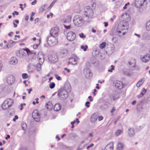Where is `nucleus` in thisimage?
Returning <instances> with one entry per match:
<instances>
[{"label":"nucleus","instance_id":"nucleus-1","mask_svg":"<svg viewBox=\"0 0 150 150\" xmlns=\"http://www.w3.org/2000/svg\"><path fill=\"white\" fill-rule=\"evenodd\" d=\"M75 25L77 27H81L84 23L85 21L83 17L79 15L75 16L73 18Z\"/></svg>","mask_w":150,"mask_h":150},{"label":"nucleus","instance_id":"nucleus-2","mask_svg":"<svg viewBox=\"0 0 150 150\" xmlns=\"http://www.w3.org/2000/svg\"><path fill=\"white\" fill-rule=\"evenodd\" d=\"M128 27L124 25H119L117 28L116 33L120 36H121L127 32Z\"/></svg>","mask_w":150,"mask_h":150},{"label":"nucleus","instance_id":"nucleus-3","mask_svg":"<svg viewBox=\"0 0 150 150\" xmlns=\"http://www.w3.org/2000/svg\"><path fill=\"white\" fill-rule=\"evenodd\" d=\"M57 95L60 100H64L68 97V92L65 89L61 88L59 91Z\"/></svg>","mask_w":150,"mask_h":150},{"label":"nucleus","instance_id":"nucleus-4","mask_svg":"<svg viewBox=\"0 0 150 150\" xmlns=\"http://www.w3.org/2000/svg\"><path fill=\"white\" fill-rule=\"evenodd\" d=\"M47 42L50 46H54L56 45L58 43L57 37L50 35L47 37Z\"/></svg>","mask_w":150,"mask_h":150},{"label":"nucleus","instance_id":"nucleus-5","mask_svg":"<svg viewBox=\"0 0 150 150\" xmlns=\"http://www.w3.org/2000/svg\"><path fill=\"white\" fill-rule=\"evenodd\" d=\"M84 14L88 18H91L93 16V10L89 6H86L84 9Z\"/></svg>","mask_w":150,"mask_h":150},{"label":"nucleus","instance_id":"nucleus-6","mask_svg":"<svg viewBox=\"0 0 150 150\" xmlns=\"http://www.w3.org/2000/svg\"><path fill=\"white\" fill-rule=\"evenodd\" d=\"M13 103V100L11 99H7L3 103L2 108L4 110L8 109Z\"/></svg>","mask_w":150,"mask_h":150},{"label":"nucleus","instance_id":"nucleus-7","mask_svg":"<svg viewBox=\"0 0 150 150\" xmlns=\"http://www.w3.org/2000/svg\"><path fill=\"white\" fill-rule=\"evenodd\" d=\"M59 33V30L57 27L52 28L50 30V35L57 37Z\"/></svg>","mask_w":150,"mask_h":150},{"label":"nucleus","instance_id":"nucleus-8","mask_svg":"<svg viewBox=\"0 0 150 150\" xmlns=\"http://www.w3.org/2000/svg\"><path fill=\"white\" fill-rule=\"evenodd\" d=\"M75 33L72 31L69 32L67 34V39L69 41H73L75 39Z\"/></svg>","mask_w":150,"mask_h":150},{"label":"nucleus","instance_id":"nucleus-9","mask_svg":"<svg viewBox=\"0 0 150 150\" xmlns=\"http://www.w3.org/2000/svg\"><path fill=\"white\" fill-rule=\"evenodd\" d=\"M83 74L86 78L90 79L92 77V73L89 69H85L83 70Z\"/></svg>","mask_w":150,"mask_h":150},{"label":"nucleus","instance_id":"nucleus-10","mask_svg":"<svg viewBox=\"0 0 150 150\" xmlns=\"http://www.w3.org/2000/svg\"><path fill=\"white\" fill-rule=\"evenodd\" d=\"M32 117L35 121L38 122L40 120V115L37 110H35L32 113Z\"/></svg>","mask_w":150,"mask_h":150},{"label":"nucleus","instance_id":"nucleus-11","mask_svg":"<svg viewBox=\"0 0 150 150\" xmlns=\"http://www.w3.org/2000/svg\"><path fill=\"white\" fill-rule=\"evenodd\" d=\"M113 85L117 88L121 89L123 87V84L122 82L119 81H114L113 82Z\"/></svg>","mask_w":150,"mask_h":150},{"label":"nucleus","instance_id":"nucleus-12","mask_svg":"<svg viewBox=\"0 0 150 150\" xmlns=\"http://www.w3.org/2000/svg\"><path fill=\"white\" fill-rule=\"evenodd\" d=\"M77 57L76 56H73L69 59V62L68 63V64H71L75 65L76 64L77 62Z\"/></svg>","mask_w":150,"mask_h":150},{"label":"nucleus","instance_id":"nucleus-13","mask_svg":"<svg viewBox=\"0 0 150 150\" xmlns=\"http://www.w3.org/2000/svg\"><path fill=\"white\" fill-rule=\"evenodd\" d=\"M38 59L39 63L42 64L44 61V56L42 52H39L38 56Z\"/></svg>","mask_w":150,"mask_h":150},{"label":"nucleus","instance_id":"nucleus-14","mask_svg":"<svg viewBox=\"0 0 150 150\" xmlns=\"http://www.w3.org/2000/svg\"><path fill=\"white\" fill-rule=\"evenodd\" d=\"M145 0H135V5L137 8H140L144 5V2Z\"/></svg>","mask_w":150,"mask_h":150},{"label":"nucleus","instance_id":"nucleus-15","mask_svg":"<svg viewBox=\"0 0 150 150\" xmlns=\"http://www.w3.org/2000/svg\"><path fill=\"white\" fill-rule=\"evenodd\" d=\"M15 80L14 77L12 75H10L8 77L6 81L9 84L11 85L14 83Z\"/></svg>","mask_w":150,"mask_h":150},{"label":"nucleus","instance_id":"nucleus-16","mask_svg":"<svg viewBox=\"0 0 150 150\" xmlns=\"http://www.w3.org/2000/svg\"><path fill=\"white\" fill-rule=\"evenodd\" d=\"M49 60L52 62H55L58 60V57L55 54H53L50 56L49 57Z\"/></svg>","mask_w":150,"mask_h":150},{"label":"nucleus","instance_id":"nucleus-17","mask_svg":"<svg viewBox=\"0 0 150 150\" xmlns=\"http://www.w3.org/2000/svg\"><path fill=\"white\" fill-rule=\"evenodd\" d=\"M25 54V53L24 50L22 49L17 51L16 52V55L17 56L20 58L22 57Z\"/></svg>","mask_w":150,"mask_h":150},{"label":"nucleus","instance_id":"nucleus-18","mask_svg":"<svg viewBox=\"0 0 150 150\" xmlns=\"http://www.w3.org/2000/svg\"><path fill=\"white\" fill-rule=\"evenodd\" d=\"M98 115L97 113H95L93 114L91 117V121L92 123L95 122L97 120Z\"/></svg>","mask_w":150,"mask_h":150},{"label":"nucleus","instance_id":"nucleus-19","mask_svg":"<svg viewBox=\"0 0 150 150\" xmlns=\"http://www.w3.org/2000/svg\"><path fill=\"white\" fill-rule=\"evenodd\" d=\"M150 60V56L149 54H147L146 55L141 58V60L143 62L146 63Z\"/></svg>","mask_w":150,"mask_h":150},{"label":"nucleus","instance_id":"nucleus-20","mask_svg":"<svg viewBox=\"0 0 150 150\" xmlns=\"http://www.w3.org/2000/svg\"><path fill=\"white\" fill-rule=\"evenodd\" d=\"M114 143L111 142L105 146L104 150H113Z\"/></svg>","mask_w":150,"mask_h":150},{"label":"nucleus","instance_id":"nucleus-21","mask_svg":"<svg viewBox=\"0 0 150 150\" xmlns=\"http://www.w3.org/2000/svg\"><path fill=\"white\" fill-rule=\"evenodd\" d=\"M18 62V60L16 57H12L11 58L9 62L10 64L15 65Z\"/></svg>","mask_w":150,"mask_h":150},{"label":"nucleus","instance_id":"nucleus-22","mask_svg":"<svg viewBox=\"0 0 150 150\" xmlns=\"http://www.w3.org/2000/svg\"><path fill=\"white\" fill-rule=\"evenodd\" d=\"M128 133L129 137L134 136L135 134L134 129L132 128H129L128 130Z\"/></svg>","mask_w":150,"mask_h":150},{"label":"nucleus","instance_id":"nucleus-23","mask_svg":"<svg viewBox=\"0 0 150 150\" xmlns=\"http://www.w3.org/2000/svg\"><path fill=\"white\" fill-rule=\"evenodd\" d=\"M16 43V42L13 41L12 40H10L8 41V45L6 44V45L4 46V48H9L8 45H9L10 47H11V46H13Z\"/></svg>","mask_w":150,"mask_h":150},{"label":"nucleus","instance_id":"nucleus-24","mask_svg":"<svg viewBox=\"0 0 150 150\" xmlns=\"http://www.w3.org/2000/svg\"><path fill=\"white\" fill-rule=\"evenodd\" d=\"M122 18L125 19V21L126 22H128L130 20V17L129 15L126 13H124L122 15Z\"/></svg>","mask_w":150,"mask_h":150},{"label":"nucleus","instance_id":"nucleus-25","mask_svg":"<svg viewBox=\"0 0 150 150\" xmlns=\"http://www.w3.org/2000/svg\"><path fill=\"white\" fill-rule=\"evenodd\" d=\"M61 108V105L59 103L56 104L54 108V110L58 111H59Z\"/></svg>","mask_w":150,"mask_h":150},{"label":"nucleus","instance_id":"nucleus-26","mask_svg":"<svg viewBox=\"0 0 150 150\" xmlns=\"http://www.w3.org/2000/svg\"><path fill=\"white\" fill-rule=\"evenodd\" d=\"M110 98L111 99H112L114 100L117 99L119 98L118 94L117 93H113L110 95Z\"/></svg>","mask_w":150,"mask_h":150},{"label":"nucleus","instance_id":"nucleus-27","mask_svg":"<svg viewBox=\"0 0 150 150\" xmlns=\"http://www.w3.org/2000/svg\"><path fill=\"white\" fill-rule=\"evenodd\" d=\"M47 6L48 5L47 4H45L42 5L39 8V12L40 13L42 12L43 11L47 8Z\"/></svg>","mask_w":150,"mask_h":150},{"label":"nucleus","instance_id":"nucleus-28","mask_svg":"<svg viewBox=\"0 0 150 150\" xmlns=\"http://www.w3.org/2000/svg\"><path fill=\"white\" fill-rule=\"evenodd\" d=\"M71 16L68 15L66 18L65 19L64 21V22L65 23H69L71 21Z\"/></svg>","mask_w":150,"mask_h":150},{"label":"nucleus","instance_id":"nucleus-29","mask_svg":"<svg viewBox=\"0 0 150 150\" xmlns=\"http://www.w3.org/2000/svg\"><path fill=\"white\" fill-rule=\"evenodd\" d=\"M53 106L50 102L46 103L45 105V108L48 110H50L52 108Z\"/></svg>","mask_w":150,"mask_h":150},{"label":"nucleus","instance_id":"nucleus-30","mask_svg":"<svg viewBox=\"0 0 150 150\" xmlns=\"http://www.w3.org/2000/svg\"><path fill=\"white\" fill-rule=\"evenodd\" d=\"M68 54V51L66 49L62 50L60 52V54L62 57L66 56Z\"/></svg>","mask_w":150,"mask_h":150},{"label":"nucleus","instance_id":"nucleus-31","mask_svg":"<svg viewBox=\"0 0 150 150\" xmlns=\"http://www.w3.org/2000/svg\"><path fill=\"white\" fill-rule=\"evenodd\" d=\"M144 81V78H142L137 83L136 86L137 87H139L142 85Z\"/></svg>","mask_w":150,"mask_h":150},{"label":"nucleus","instance_id":"nucleus-32","mask_svg":"<svg viewBox=\"0 0 150 150\" xmlns=\"http://www.w3.org/2000/svg\"><path fill=\"white\" fill-rule=\"evenodd\" d=\"M25 50L26 51L28 55L35 54L36 52L34 51H31L28 48H26Z\"/></svg>","mask_w":150,"mask_h":150},{"label":"nucleus","instance_id":"nucleus-33","mask_svg":"<svg viewBox=\"0 0 150 150\" xmlns=\"http://www.w3.org/2000/svg\"><path fill=\"white\" fill-rule=\"evenodd\" d=\"M117 150H122L123 149V144L121 143H118L117 145Z\"/></svg>","mask_w":150,"mask_h":150},{"label":"nucleus","instance_id":"nucleus-34","mask_svg":"<svg viewBox=\"0 0 150 150\" xmlns=\"http://www.w3.org/2000/svg\"><path fill=\"white\" fill-rule=\"evenodd\" d=\"M146 90L144 88H143L142 90V92H141L140 95L138 97L140 98L143 96V95L146 93Z\"/></svg>","mask_w":150,"mask_h":150},{"label":"nucleus","instance_id":"nucleus-35","mask_svg":"<svg viewBox=\"0 0 150 150\" xmlns=\"http://www.w3.org/2000/svg\"><path fill=\"white\" fill-rule=\"evenodd\" d=\"M146 29L147 30H150V20L148 21L146 24Z\"/></svg>","mask_w":150,"mask_h":150},{"label":"nucleus","instance_id":"nucleus-36","mask_svg":"<svg viewBox=\"0 0 150 150\" xmlns=\"http://www.w3.org/2000/svg\"><path fill=\"white\" fill-rule=\"evenodd\" d=\"M42 64H40V63H38L36 65V69L38 71H40L41 69V66Z\"/></svg>","mask_w":150,"mask_h":150},{"label":"nucleus","instance_id":"nucleus-37","mask_svg":"<svg viewBox=\"0 0 150 150\" xmlns=\"http://www.w3.org/2000/svg\"><path fill=\"white\" fill-rule=\"evenodd\" d=\"M21 127L22 129L23 130H25L26 129L27 127L26 123L24 122H22L21 123Z\"/></svg>","mask_w":150,"mask_h":150},{"label":"nucleus","instance_id":"nucleus-38","mask_svg":"<svg viewBox=\"0 0 150 150\" xmlns=\"http://www.w3.org/2000/svg\"><path fill=\"white\" fill-rule=\"evenodd\" d=\"M123 132L122 130L118 129L115 132V134L117 136L120 135Z\"/></svg>","mask_w":150,"mask_h":150},{"label":"nucleus","instance_id":"nucleus-39","mask_svg":"<svg viewBox=\"0 0 150 150\" xmlns=\"http://www.w3.org/2000/svg\"><path fill=\"white\" fill-rule=\"evenodd\" d=\"M106 43L105 42H103L102 43L99 45V47L101 49L103 48L105 46Z\"/></svg>","mask_w":150,"mask_h":150},{"label":"nucleus","instance_id":"nucleus-40","mask_svg":"<svg viewBox=\"0 0 150 150\" xmlns=\"http://www.w3.org/2000/svg\"><path fill=\"white\" fill-rule=\"evenodd\" d=\"M76 136V134L74 133H71L69 134V137L70 139L74 138Z\"/></svg>","mask_w":150,"mask_h":150},{"label":"nucleus","instance_id":"nucleus-41","mask_svg":"<svg viewBox=\"0 0 150 150\" xmlns=\"http://www.w3.org/2000/svg\"><path fill=\"white\" fill-rule=\"evenodd\" d=\"M55 86V84L54 82H52L50 84V87L51 89H52L54 88Z\"/></svg>","mask_w":150,"mask_h":150},{"label":"nucleus","instance_id":"nucleus-42","mask_svg":"<svg viewBox=\"0 0 150 150\" xmlns=\"http://www.w3.org/2000/svg\"><path fill=\"white\" fill-rule=\"evenodd\" d=\"M23 78L24 79H25L28 77V75L26 73H23L22 75Z\"/></svg>","mask_w":150,"mask_h":150},{"label":"nucleus","instance_id":"nucleus-43","mask_svg":"<svg viewBox=\"0 0 150 150\" xmlns=\"http://www.w3.org/2000/svg\"><path fill=\"white\" fill-rule=\"evenodd\" d=\"M88 48V47L87 45H86L85 46H84L83 45H82L81 46V49H83V50L85 51Z\"/></svg>","mask_w":150,"mask_h":150},{"label":"nucleus","instance_id":"nucleus-44","mask_svg":"<svg viewBox=\"0 0 150 150\" xmlns=\"http://www.w3.org/2000/svg\"><path fill=\"white\" fill-rule=\"evenodd\" d=\"M40 42V39H39V44H35L33 45V47L34 49H36L39 46V44Z\"/></svg>","mask_w":150,"mask_h":150},{"label":"nucleus","instance_id":"nucleus-45","mask_svg":"<svg viewBox=\"0 0 150 150\" xmlns=\"http://www.w3.org/2000/svg\"><path fill=\"white\" fill-rule=\"evenodd\" d=\"M111 68L110 69H109L108 70V71L109 72H112V71L115 69V67L113 65H112L111 66Z\"/></svg>","mask_w":150,"mask_h":150},{"label":"nucleus","instance_id":"nucleus-46","mask_svg":"<svg viewBox=\"0 0 150 150\" xmlns=\"http://www.w3.org/2000/svg\"><path fill=\"white\" fill-rule=\"evenodd\" d=\"M56 1V0H54L52 3L50 5L49 7H48V8L49 9H51L52 7L55 4V2Z\"/></svg>","mask_w":150,"mask_h":150},{"label":"nucleus","instance_id":"nucleus-47","mask_svg":"<svg viewBox=\"0 0 150 150\" xmlns=\"http://www.w3.org/2000/svg\"><path fill=\"white\" fill-rule=\"evenodd\" d=\"M79 36L81 38H85L86 37V36L84 35L83 33H81L79 34Z\"/></svg>","mask_w":150,"mask_h":150},{"label":"nucleus","instance_id":"nucleus-48","mask_svg":"<svg viewBox=\"0 0 150 150\" xmlns=\"http://www.w3.org/2000/svg\"><path fill=\"white\" fill-rule=\"evenodd\" d=\"M76 122H77V123L78 124V123H79V119L78 118H76V120H74V121H73V122H71V124L72 125H73Z\"/></svg>","mask_w":150,"mask_h":150},{"label":"nucleus","instance_id":"nucleus-49","mask_svg":"<svg viewBox=\"0 0 150 150\" xmlns=\"http://www.w3.org/2000/svg\"><path fill=\"white\" fill-rule=\"evenodd\" d=\"M64 26L65 28L67 29H69L70 28H72L71 25H64Z\"/></svg>","mask_w":150,"mask_h":150},{"label":"nucleus","instance_id":"nucleus-50","mask_svg":"<svg viewBox=\"0 0 150 150\" xmlns=\"http://www.w3.org/2000/svg\"><path fill=\"white\" fill-rule=\"evenodd\" d=\"M115 50V47L113 45L111 47L110 52H113Z\"/></svg>","mask_w":150,"mask_h":150},{"label":"nucleus","instance_id":"nucleus-51","mask_svg":"<svg viewBox=\"0 0 150 150\" xmlns=\"http://www.w3.org/2000/svg\"><path fill=\"white\" fill-rule=\"evenodd\" d=\"M90 103L89 101H87L86 103L85 104V106L87 107V108H89L90 107V105L89 104Z\"/></svg>","mask_w":150,"mask_h":150},{"label":"nucleus","instance_id":"nucleus-52","mask_svg":"<svg viewBox=\"0 0 150 150\" xmlns=\"http://www.w3.org/2000/svg\"><path fill=\"white\" fill-rule=\"evenodd\" d=\"M55 76H56V78L57 80H62V78L60 76H59L57 75H56Z\"/></svg>","mask_w":150,"mask_h":150},{"label":"nucleus","instance_id":"nucleus-53","mask_svg":"<svg viewBox=\"0 0 150 150\" xmlns=\"http://www.w3.org/2000/svg\"><path fill=\"white\" fill-rule=\"evenodd\" d=\"M98 117V120L99 121H100L102 120L103 119V117L102 116H100Z\"/></svg>","mask_w":150,"mask_h":150},{"label":"nucleus","instance_id":"nucleus-54","mask_svg":"<svg viewBox=\"0 0 150 150\" xmlns=\"http://www.w3.org/2000/svg\"><path fill=\"white\" fill-rule=\"evenodd\" d=\"M93 146L94 144H91L90 145L88 146L86 148L87 149H88L90 148L93 147Z\"/></svg>","mask_w":150,"mask_h":150},{"label":"nucleus","instance_id":"nucleus-55","mask_svg":"<svg viewBox=\"0 0 150 150\" xmlns=\"http://www.w3.org/2000/svg\"><path fill=\"white\" fill-rule=\"evenodd\" d=\"M18 119V117L17 115H15L14 116V117L13 119V121L15 122L16 120H17Z\"/></svg>","mask_w":150,"mask_h":150},{"label":"nucleus","instance_id":"nucleus-56","mask_svg":"<svg viewBox=\"0 0 150 150\" xmlns=\"http://www.w3.org/2000/svg\"><path fill=\"white\" fill-rule=\"evenodd\" d=\"M19 14V13L18 12L16 11H14L13 13L12 14L13 15H18Z\"/></svg>","mask_w":150,"mask_h":150},{"label":"nucleus","instance_id":"nucleus-57","mask_svg":"<svg viewBox=\"0 0 150 150\" xmlns=\"http://www.w3.org/2000/svg\"><path fill=\"white\" fill-rule=\"evenodd\" d=\"M23 105H25V103L21 104V105H20V107H21L20 109L21 110H22L23 109Z\"/></svg>","mask_w":150,"mask_h":150},{"label":"nucleus","instance_id":"nucleus-58","mask_svg":"<svg viewBox=\"0 0 150 150\" xmlns=\"http://www.w3.org/2000/svg\"><path fill=\"white\" fill-rule=\"evenodd\" d=\"M3 67V64L2 62L0 61V71H1Z\"/></svg>","mask_w":150,"mask_h":150},{"label":"nucleus","instance_id":"nucleus-59","mask_svg":"<svg viewBox=\"0 0 150 150\" xmlns=\"http://www.w3.org/2000/svg\"><path fill=\"white\" fill-rule=\"evenodd\" d=\"M27 90L28 91V93L30 94V92L33 91V89L31 88H30L29 89H27Z\"/></svg>","mask_w":150,"mask_h":150},{"label":"nucleus","instance_id":"nucleus-60","mask_svg":"<svg viewBox=\"0 0 150 150\" xmlns=\"http://www.w3.org/2000/svg\"><path fill=\"white\" fill-rule=\"evenodd\" d=\"M104 26L105 27H106L108 25V22H104Z\"/></svg>","mask_w":150,"mask_h":150},{"label":"nucleus","instance_id":"nucleus-61","mask_svg":"<svg viewBox=\"0 0 150 150\" xmlns=\"http://www.w3.org/2000/svg\"><path fill=\"white\" fill-rule=\"evenodd\" d=\"M13 32H11L8 33V35L10 37H11L13 36Z\"/></svg>","mask_w":150,"mask_h":150},{"label":"nucleus","instance_id":"nucleus-62","mask_svg":"<svg viewBox=\"0 0 150 150\" xmlns=\"http://www.w3.org/2000/svg\"><path fill=\"white\" fill-rule=\"evenodd\" d=\"M64 70L65 71H66L67 72L69 73L70 71V70L69 69H67V68H65L64 69Z\"/></svg>","mask_w":150,"mask_h":150},{"label":"nucleus","instance_id":"nucleus-63","mask_svg":"<svg viewBox=\"0 0 150 150\" xmlns=\"http://www.w3.org/2000/svg\"><path fill=\"white\" fill-rule=\"evenodd\" d=\"M115 110V107H113L112 108V110H111V113H112Z\"/></svg>","mask_w":150,"mask_h":150},{"label":"nucleus","instance_id":"nucleus-64","mask_svg":"<svg viewBox=\"0 0 150 150\" xmlns=\"http://www.w3.org/2000/svg\"><path fill=\"white\" fill-rule=\"evenodd\" d=\"M37 2V1L35 0H34V1H33L32 3L31 4L33 5H34Z\"/></svg>","mask_w":150,"mask_h":150}]
</instances>
